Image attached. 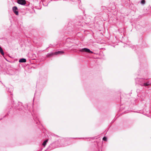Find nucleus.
<instances>
[{"instance_id": "f257e3e1", "label": "nucleus", "mask_w": 151, "mask_h": 151, "mask_svg": "<svg viewBox=\"0 0 151 151\" xmlns=\"http://www.w3.org/2000/svg\"><path fill=\"white\" fill-rule=\"evenodd\" d=\"M64 53L63 51H58L55 52H51L48 53L46 55V57L47 58L50 57L55 55H57L59 54H63Z\"/></svg>"}, {"instance_id": "f03ea898", "label": "nucleus", "mask_w": 151, "mask_h": 151, "mask_svg": "<svg viewBox=\"0 0 151 151\" xmlns=\"http://www.w3.org/2000/svg\"><path fill=\"white\" fill-rule=\"evenodd\" d=\"M13 106L15 108L17 109H19L20 111L24 107L22 105V103L20 102H18L17 103H14L13 104Z\"/></svg>"}, {"instance_id": "7ed1b4c3", "label": "nucleus", "mask_w": 151, "mask_h": 151, "mask_svg": "<svg viewBox=\"0 0 151 151\" xmlns=\"http://www.w3.org/2000/svg\"><path fill=\"white\" fill-rule=\"evenodd\" d=\"M33 119L36 122V124L39 125L40 123V122L39 121L38 116L37 114H34V115H33Z\"/></svg>"}, {"instance_id": "20e7f679", "label": "nucleus", "mask_w": 151, "mask_h": 151, "mask_svg": "<svg viewBox=\"0 0 151 151\" xmlns=\"http://www.w3.org/2000/svg\"><path fill=\"white\" fill-rule=\"evenodd\" d=\"M79 51L82 52H86L89 53H93V52L88 48H84L80 49Z\"/></svg>"}, {"instance_id": "39448f33", "label": "nucleus", "mask_w": 151, "mask_h": 151, "mask_svg": "<svg viewBox=\"0 0 151 151\" xmlns=\"http://www.w3.org/2000/svg\"><path fill=\"white\" fill-rule=\"evenodd\" d=\"M17 2L22 5H25L26 3L25 0H17Z\"/></svg>"}, {"instance_id": "423d86ee", "label": "nucleus", "mask_w": 151, "mask_h": 151, "mask_svg": "<svg viewBox=\"0 0 151 151\" xmlns=\"http://www.w3.org/2000/svg\"><path fill=\"white\" fill-rule=\"evenodd\" d=\"M17 8L16 6H14L12 7V10L13 12L17 15H18L19 14V12L17 11Z\"/></svg>"}, {"instance_id": "0eeeda50", "label": "nucleus", "mask_w": 151, "mask_h": 151, "mask_svg": "<svg viewBox=\"0 0 151 151\" xmlns=\"http://www.w3.org/2000/svg\"><path fill=\"white\" fill-rule=\"evenodd\" d=\"M6 90L11 93V95H12V93L13 91V88L12 86H11L9 88H7Z\"/></svg>"}, {"instance_id": "6e6552de", "label": "nucleus", "mask_w": 151, "mask_h": 151, "mask_svg": "<svg viewBox=\"0 0 151 151\" xmlns=\"http://www.w3.org/2000/svg\"><path fill=\"white\" fill-rule=\"evenodd\" d=\"M19 63H25L26 62V60L24 58H22L20 59L19 60Z\"/></svg>"}, {"instance_id": "1a4fd4ad", "label": "nucleus", "mask_w": 151, "mask_h": 151, "mask_svg": "<svg viewBox=\"0 0 151 151\" xmlns=\"http://www.w3.org/2000/svg\"><path fill=\"white\" fill-rule=\"evenodd\" d=\"M48 141V139H46L44 141V142L42 144V145L43 146H44V147H45V146H46V145L47 144V142Z\"/></svg>"}, {"instance_id": "9d476101", "label": "nucleus", "mask_w": 151, "mask_h": 151, "mask_svg": "<svg viewBox=\"0 0 151 151\" xmlns=\"http://www.w3.org/2000/svg\"><path fill=\"white\" fill-rule=\"evenodd\" d=\"M0 52L1 53L2 55H4V52L2 48H1V47L0 46Z\"/></svg>"}, {"instance_id": "9b49d317", "label": "nucleus", "mask_w": 151, "mask_h": 151, "mask_svg": "<svg viewBox=\"0 0 151 151\" xmlns=\"http://www.w3.org/2000/svg\"><path fill=\"white\" fill-rule=\"evenodd\" d=\"M141 4H144L145 3V0H142L141 1Z\"/></svg>"}, {"instance_id": "f8f14e48", "label": "nucleus", "mask_w": 151, "mask_h": 151, "mask_svg": "<svg viewBox=\"0 0 151 151\" xmlns=\"http://www.w3.org/2000/svg\"><path fill=\"white\" fill-rule=\"evenodd\" d=\"M106 137H103V140H104V141H106Z\"/></svg>"}, {"instance_id": "ddd939ff", "label": "nucleus", "mask_w": 151, "mask_h": 151, "mask_svg": "<svg viewBox=\"0 0 151 151\" xmlns=\"http://www.w3.org/2000/svg\"><path fill=\"white\" fill-rule=\"evenodd\" d=\"M90 139L91 140V142H94V139L93 138H91Z\"/></svg>"}, {"instance_id": "4468645a", "label": "nucleus", "mask_w": 151, "mask_h": 151, "mask_svg": "<svg viewBox=\"0 0 151 151\" xmlns=\"http://www.w3.org/2000/svg\"><path fill=\"white\" fill-rule=\"evenodd\" d=\"M47 79V76H45V78H44V80L45 81L46 79Z\"/></svg>"}, {"instance_id": "2eb2a0df", "label": "nucleus", "mask_w": 151, "mask_h": 151, "mask_svg": "<svg viewBox=\"0 0 151 151\" xmlns=\"http://www.w3.org/2000/svg\"><path fill=\"white\" fill-rule=\"evenodd\" d=\"M144 85L145 86H148V85H149V84L148 83H145L144 84Z\"/></svg>"}, {"instance_id": "dca6fc26", "label": "nucleus", "mask_w": 151, "mask_h": 151, "mask_svg": "<svg viewBox=\"0 0 151 151\" xmlns=\"http://www.w3.org/2000/svg\"><path fill=\"white\" fill-rule=\"evenodd\" d=\"M37 94V91H36L35 92V95Z\"/></svg>"}, {"instance_id": "f3484780", "label": "nucleus", "mask_w": 151, "mask_h": 151, "mask_svg": "<svg viewBox=\"0 0 151 151\" xmlns=\"http://www.w3.org/2000/svg\"><path fill=\"white\" fill-rule=\"evenodd\" d=\"M8 115V114H7L5 115V116H4V118L5 117L6 115Z\"/></svg>"}, {"instance_id": "a211bd4d", "label": "nucleus", "mask_w": 151, "mask_h": 151, "mask_svg": "<svg viewBox=\"0 0 151 151\" xmlns=\"http://www.w3.org/2000/svg\"><path fill=\"white\" fill-rule=\"evenodd\" d=\"M46 131V130L45 129H44V130H43V132H44V131Z\"/></svg>"}, {"instance_id": "6ab92c4d", "label": "nucleus", "mask_w": 151, "mask_h": 151, "mask_svg": "<svg viewBox=\"0 0 151 151\" xmlns=\"http://www.w3.org/2000/svg\"><path fill=\"white\" fill-rule=\"evenodd\" d=\"M2 119H0V120H1Z\"/></svg>"}]
</instances>
